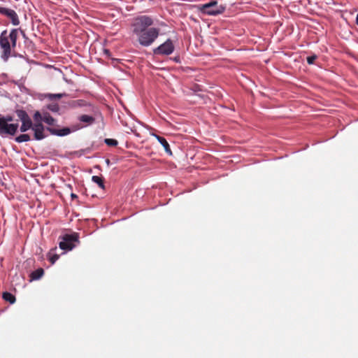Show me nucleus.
Listing matches in <instances>:
<instances>
[{
    "instance_id": "obj_25",
    "label": "nucleus",
    "mask_w": 358,
    "mask_h": 358,
    "mask_svg": "<svg viewBox=\"0 0 358 358\" xmlns=\"http://www.w3.org/2000/svg\"><path fill=\"white\" fill-rule=\"evenodd\" d=\"M8 8L0 6V14L4 15Z\"/></svg>"
},
{
    "instance_id": "obj_21",
    "label": "nucleus",
    "mask_w": 358,
    "mask_h": 358,
    "mask_svg": "<svg viewBox=\"0 0 358 358\" xmlns=\"http://www.w3.org/2000/svg\"><path fill=\"white\" fill-rule=\"evenodd\" d=\"M59 259V255L52 254L51 252L49 253V260L52 264H55V262Z\"/></svg>"
},
{
    "instance_id": "obj_4",
    "label": "nucleus",
    "mask_w": 358,
    "mask_h": 358,
    "mask_svg": "<svg viewBox=\"0 0 358 358\" xmlns=\"http://www.w3.org/2000/svg\"><path fill=\"white\" fill-rule=\"evenodd\" d=\"M78 238L76 234H65L59 243V248L64 250H71L75 247L74 242L78 241Z\"/></svg>"
},
{
    "instance_id": "obj_17",
    "label": "nucleus",
    "mask_w": 358,
    "mask_h": 358,
    "mask_svg": "<svg viewBox=\"0 0 358 358\" xmlns=\"http://www.w3.org/2000/svg\"><path fill=\"white\" fill-rule=\"evenodd\" d=\"M3 299L5 301H8L11 304L14 303L15 301V296L11 293L7 292L3 293Z\"/></svg>"
},
{
    "instance_id": "obj_13",
    "label": "nucleus",
    "mask_w": 358,
    "mask_h": 358,
    "mask_svg": "<svg viewBox=\"0 0 358 358\" xmlns=\"http://www.w3.org/2000/svg\"><path fill=\"white\" fill-rule=\"evenodd\" d=\"M43 121L50 126H53L55 124V120L48 113H43Z\"/></svg>"
},
{
    "instance_id": "obj_28",
    "label": "nucleus",
    "mask_w": 358,
    "mask_h": 358,
    "mask_svg": "<svg viewBox=\"0 0 358 358\" xmlns=\"http://www.w3.org/2000/svg\"><path fill=\"white\" fill-rule=\"evenodd\" d=\"M71 196H72L73 198V197H77V196H76V194H71Z\"/></svg>"
},
{
    "instance_id": "obj_3",
    "label": "nucleus",
    "mask_w": 358,
    "mask_h": 358,
    "mask_svg": "<svg viewBox=\"0 0 358 358\" xmlns=\"http://www.w3.org/2000/svg\"><path fill=\"white\" fill-rule=\"evenodd\" d=\"M199 10L204 14L209 15H216L221 14L224 10V7L219 5L217 1H212L209 3L200 5Z\"/></svg>"
},
{
    "instance_id": "obj_18",
    "label": "nucleus",
    "mask_w": 358,
    "mask_h": 358,
    "mask_svg": "<svg viewBox=\"0 0 358 358\" xmlns=\"http://www.w3.org/2000/svg\"><path fill=\"white\" fill-rule=\"evenodd\" d=\"M30 140V136L28 134H21L16 137L15 141L17 143L27 142Z\"/></svg>"
},
{
    "instance_id": "obj_23",
    "label": "nucleus",
    "mask_w": 358,
    "mask_h": 358,
    "mask_svg": "<svg viewBox=\"0 0 358 358\" xmlns=\"http://www.w3.org/2000/svg\"><path fill=\"white\" fill-rule=\"evenodd\" d=\"M0 119H3L7 123L11 122L13 120V117L11 115L3 116V115H0Z\"/></svg>"
},
{
    "instance_id": "obj_1",
    "label": "nucleus",
    "mask_w": 358,
    "mask_h": 358,
    "mask_svg": "<svg viewBox=\"0 0 358 358\" xmlns=\"http://www.w3.org/2000/svg\"><path fill=\"white\" fill-rule=\"evenodd\" d=\"M153 19L148 15H140L134 18L131 27L132 33L138 38V43L144 47L151 45L158 38L160 29L151 27Z\"/></svg>"
},
{
    "instance_id": "obj_11",
    "label": "nucleus",
    "mask_w": 358,
    "mask_h": 358,
    "mask_svg": "<svg viewBox=\"0 0 358 358\" xmlns=\"http://www.w3.org/2000/svg\"><path fill=\"white\" fill-rule=\"evenodd\" d=\"M78 120L81 122L85 124V125H90L92 124L95 119L92 116L87 115H82L78 117Z\"/></svg>"
},
{
    "instance_id": "obj_8",
    "label": "nucleus",
    "mask_w": 358,
    "mask_h": 358,
    "mask_svg": "<svg viewBox=\"0 0 358 358\" xmlns=\"http://www.w3.org/2000/svg\"><path fill=\"white\" fill-rule=\"evenodd\" d=\"M8 18L10 19L11 22L13 25H18L20 24V20L17 16V14L14 10L8 8L5 15Z\"/></svg>"
},
{
    "instance_id": "obj_2",
    "label": "nucleus",
    "mask_w": 358,
    "mask_h": 358,
    "mask_svg": "<svg viewBox=\"0 0 358 358\" xmlns=\"http://www.w3.org/2000/svg\"><path fill=\"white\" fill-rule=\"evenodd\" d=\"M17 37V29H12L9 34L6 30L1 32L0 35V56L4 62H8V59L13 56L12 51L16 47Z\"/></svg>"
},
{
    "instance_id": "obj_7",
    "label": "nucleus",
    "mask_w": 358,
    "mask_h": 358,
    "mask_svg": "<svg viewBox=\"0 0 358 358\" xmlns=\"http://www.w3.org/2000/svg\"><path fill=\"white\" fill-rule=\"evenodd\" d=\"M32 130L34 131L36 140H42L45 137V135L43 134L44 127L41 122L35 123L32 127Z\"/></svg>"
},
{
    "instance_id": "obj_12",
    "label": "nucleus",
    "mask_w": 358,
    "mask_h": 358,
    "mask_svg": "<svg viewBox=\"0 0 358 358\" xmlns=\"http://www.w3.org/2000/svg\"><path fill=\"white\" fill-rule=\"evenodd\" d=\"M33 123L31 122V120H27L25 121H22V125L20 127V131L21 132H25L29 129H32Z\"/></svg>"
},
{
    "instance_id": "obj_5",
    "label": "nucleus",
    "mask_w": 358,
    "mask_h": 358,
    "mask_svg": "<svg viewBox=\"0 0 358 358\" xmlns=\"http://www.w3.org/2000/svg\"><path fill=\"white\" fill-rule=\"evenodd\" d=\"M18 124L7 123L3 119H0V136H14L17 130Z\"/></svg>"
},
{
    "instance_id": "obj_24",
    "label": "nucleus",
    "mask_w": 358,
    "mask_h": 358,
    "mask_svg": "<svg viewBox=\"0 0 358 358\" xmlns=\"http://www.w3.org/2000/svg\"><path fill=\"white\" fill-rule=\"evenodd\" d=\"M316 59H317V56L316 55H312V56L308 57H307V62L309 64H313Z\"/></svg>"
},
{
    "instance_id": "obj_19",
    "label": "nucleus",
    "mask_w": 358,
    "mask_h": 358,
    "mask_svg": "<svg viewBox=\"0 0 358 358\" xmlns=\"http://www.w3.org/2000/svg\"><path fill=\"white\" fill-rule=\"evenodd\" d=\"M104 142L108 146H116L118 144L117 141L113 138H106Z\"/></svg>"
},
{
    "instance_id": "obj_16",
    "label": "nucleus",
    "mask_w": 358,
    "mask_h": 358,
    "mask_svg": "<svg viewBox=\"0 0 358 358\" xmlns=\"http://www.w3.org/2000/svg\"><path fill=\"white\" fill-rule=\"evenodd\" d=\"M92 180L94 182L96 183L99 185V187L100 188H101L102 189H105L103 179L101 177L98 176H93L92 178Z\"/></svg>"
},
{
    "instance_id": "obj_6",
    "label": "nucleus",
    "mask_w": 358,
    "mask_h": 358,
    "mask_svg": "<svg viewBox=\"0 0 358 358\" xmlns=\"http://www.w3.org/2000/svg\"><path fill=\"white\" fill-rule=\"evenodd\" d=\"M174 51V45L171 39L166 40L164 43L154 50L155 55H169Z\"/></svg>"
},
{
    "instance_id": "obj_27",
    "label": "nucleus",
    "mask_w": 358,
    "mask_h": 358,
    "mask_svg": "<svg viewBox=\"0 0 358 358\" xmlns=\"http://www.w3.org/2000/svg\"><path fill=\"white\" fill-rule=\"evenodd\" d=\"M356 24L358 25V14L356 16Z\"/></svg>"
},
{
    "instance_id": "obj_20",
    "label": "nucleus",
    "mask_w": 358,
    "mask_h": 358,
    "mask_svg": "<svg viewBox=\"0 0 358 358\" xmlns=\"http://www.w3.org/2000/svg\"><path fill=\"white\" fill-rule=\"evenodd\" d=\"M34 120L36 123L41 122L43 121V115L40 113V112L36 111L34 115Z\"/></svg>"
},
{
    "instance_id": "obj_26",
    "label": "nucleus",
    "mask_w": 358,
    "mask_h": 358,
    "mask_svg": "<svg viewBox=\"0 0 358 358\" xmlns=\"http://www.w3.org/2000/svg\"><path fill=\"white\" fill-rule=\"evenodd\" d=\"M52 96H53L55 97H57L58 99L62 97V94H52Z\"/></svg>"
},
{
    "instance_id": "obj_15",
    "label": "nucleus",
    "mask_w": 358,
    "mask_h": 358,
    "mask_svg": "<svg viewBox=\"0 0 358 358\" xmlns=\"http://www.w3.org/2000/svg\"><path fill=\"white\" fill-rule=\"evenodd\" d=\"M43 273H44L43 269L40 268H38V269L35 270L34 271H33L31 273L30 277H31V280H38L42 277Z\"/></svg>"
},
{
    "instance_id": "obj_10",
    "label": "nucleus",
    "mask_w": 358,
    "mask_h": 358,
    "mask_svg": "<svg viewBox=\"0 0 358 358\" xmlns=\"http://www.w3.org/2000/svg\"><path fill=\"white\" fill-rule=\"evenodd\" d=\"M153 136L157 139V141L160 143V144L164 147L165 152L169 155H172V151L171 150V148L169 146V143L162 136H160L157 134H153Z\"/></svg>"
},
{
    "instance_id": "obj_22",
    "label": "nucleus",
    "mask_w": 358,
    "mask_h": 358,
    "mask_svg": "<svg viewBox=\"0 0 358 358\" xmlns=\"http://www.w3.org/2000/svg\"><path fill=\"white\" fill-rule=\"evenodd\" d=\"M48 109L52 112H58L59 107L57 104H50L48 106Z\"/></svg>"
},
{
    "instance_id": "obj_9",
    "label": "nucleus",
    "mask_w": 358,
    "mask_h": 358,
    "mask_svg": "<svg viewBox=\"0 0 358 358\" xmlns=\"http://www.w3.org/2000/svg\"><path fill=\"white\" fill-rule=\"evenodd\" d=\"M47 129L53 135L63 136L68 135L71 133V129L69 127H65L62 129H56L48 127Z\"/></svg>"
},
{
    "instance_id": "obj_14",
    "label": "nucleus",
    "mask_w": 358,
    "mask_h": 358,
    "mask_svg": "<svg viewBox=\"0 0 358 358\" xmlns=\"http://www.w3.org/2000/svg\"><path fill=\"white\" fill-rule=\"evenodd\" d=\"M15 113L21 122L31 119L27 113L24 110H16Z\"/></svg>"
}]
</instances>
